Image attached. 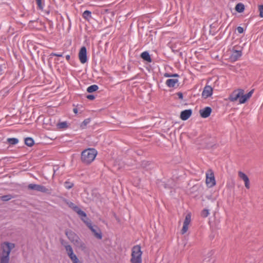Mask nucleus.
Returning <instances> with one entry per match:
<instances>
[{"mask_svg":"<svg viewBox=\"0 0 263 263\" xmlns=\"http://www.w3.org/2000/svg\"><path fill=\"white\" fill-rule=\"evenodd\" d=\"M15 247L13 243L5 242L1 245L2 253L0 255V263H9L11 251Z\"/></svg>","mask_w":263,"mask_h":263,"instance_id":"f257e3e1","label":"nucleus"},{"mask_svg":"<svg viewBox=\"0 0 263 263\" xmlns=\"http://www.w3.org/2000/svg\"><path fill=\"white\" fill-rule=\"evenodd\" d=\"M97 155V151L94 148H88L81 153V160L85 164H90Z\"/></svg>","mask_w":263,"mask_h":263,"instance_id":"f03ea898","label":"nucleus"},{"mask_svg":"<svg viewBox=\"0 0 263 263\" xmlns=\"http://www.w3.org/2000/svg\"><path fill=\"white\" fill-rule=\"evenodd\" d=\"M142 252L141 250V247L139 245L135 246L132 248V258L130 262L132 263H142Z\"/></svg>","mask_w":263,"mask_h":263,"instance_id":"7ed1b4c3","label":"nucleus"},{"mask_svg":"<svg viewBox=\"0 0 263 263\" xmlns=\"http://www.w3.org/2000/svg\"><path fill=\"white\" fill-rule=\"evenodd\" d=\"M28 189L32 190H35L42 193H45L47 194L51 193L50 189L46 188L45 186L40 184H29L28 185Z\"/></svg>","mask_w":263,"mask_h":263,"instance_id":"20e7f679","label":"nucleus"},{"mask_svg":"<svg viewBox=\"0 0 263 263\" xmlns=\"http://www.w3.org/2000/svg\"><path fill=\"white\" fill-rule=\"evenodd\" d=\"M206 183L209 187H213L216 184L214 173L211 170L206 174Z\"/></svg>","mask_w":263,"mask_h":263,"instance_id":"39448f33","label":"nucleus"},{"mask_svg":"<svg viewBox=\"0 0 263 263\" xmlns=\"http://www.w3.org/2000/svg\"><path fill=\"white\" fill-rule=\"evenodd\" d=\"M65 203L71 209H72L74 212H76L79 215L86 217V213L82 211L78 206L75 205L73 203L70 201L66 200Z\"/></svg>","mask_w":263,"mask_h":263,"instance_id":"423d86ee","label":"nucleus"},{"mask_svg":"<svg viewBox=\"0 0 263 263\" xmlns=\"http://www.w3.org/2000/svg\"><path fill=\"white\" fill-rule=\"evenodd\" d=\"M244 93V90L242 89L235 90L232 92L229 97V100L231 102H235L238 99L240 100L241 95Z\"/></svg>","mask_w":263,"mask_h":263,"instance_id":"0eeeda50","label":"nucleus"},{"mask_svg":"<svg viewBox=\"0 0 263 263\" xmlns=\"http://www.w3.org/2000/svg\"><path fill=\"white\" fill-rule=\"evenodd\" d=\"M87 225L89 229L93 233L94 236L98 239H101L102 238V235L100 229L96 226H92L90 222H87Z\"/></svg>","mask_w":263,"mask_h":263,"instance_id":"6e6552de","label":"nucleus"},{"mask_svg":"<svg viewBox=\"0 0 263 263\" xmlns=\"http://www.w3.org/2000/svg\"><path fill=\"white\" fill-rule=\"evenodd\" d=\"M79 58L82 64H84L87 62V51L85 47L83 46L80 49L79 53Z\"/></svg>","mask_w":263,"mask_h":263,"instance_id":"1a4fd4ad","label":"nucleus"},{"mask_svg":"<svg viewBox=\"0 0 263 263\" xmlns=\"http://www.w3.org/2000/svg\"><path fill=\"white\" fill-rule=\"evenodd\" d=\"M65 235L67 236L69 240L71 243L74 242L79 237L74 232L71 230H66L65 231Z\"/></svg>","mask_w":263,"mask_h":263,"instance_id":"9d476101","label":"nucleus"},{"mask_svg":"<svg viewBox=\"0 0 263 263\" xmlns=\"http://www.w3.org/2000/svg\"><path fill=\"white\" fill-rule=\"evenodd\" d=\"M72 243L81 251H85L86 250L87 247L85 243L81 240L80 237Z\"/></svg>","mask_w":263,"mask_h":263,"instance_id":"9b49d317","label":"nucleus"},{"mask_svg":"<svg viewBox=\"0 0 263 263\" xmlns=\"http://www.w3.org/2000/svg\"><path fill=\"white\" fill-rule=\"evenodd\" d=\"M238 176L245 182L246 187L248 189H250V181L248 177L245 173L241 171L238 172Z\"/></svg>","mask_w":263,"mask_h":263,"instance_id":"f8f14e48","label":"nucleus"},{"mask_svg":"<svg viewBox=\"0 0 263 263\" xmlns=\"http://www.w3.org/2000/svg\"><path fill=\"white\" fill-rule=\"evenodd\" d=\"M213 93V88L211 86L206 85L203 89L202 93V96L204 98H207L210 97Z\"/></svg>","mask_w":263,"mask_h":263,"instance_id":"ddd939ff","label":"nucleus"},{"mask_svg":"<svg viewBox=\"0 0 263 263\" xmlns=\"http://www.w3.org/2000/svg\"><path fill=\"white\" fill-rule=\"evenodd\" d=\"M212 112V109L210 107H206L202 109L199 110L200 116L204 118H208L210 116Z\"/></svg>","mask_w":263,"mask_h":263,"instance_id":"4468645a","label":"nucleus"},{"mask_svg":"<svg viewBox=\"0 0 263 263\" xmlns=\"http://www.w3.org/2000/svg\"><path fill=\"white\" fill-rule=\"evenodd\" d=\"M254 90L252 89L250 91H249L247 94L244 95V93L241 95V98L240 100H239V102L240 104L245 103L248 99H249L253 93Z\"/></svg>","mask_w":263,"mask_h":263,"instance_id":"2eb2a0df","label":"nucleus"},{"mask_svg":"<svg viewBox=\"0 0 263 263\" xmlns=\"http://www.w3.org/2000/svg\"><path fill=\"white\" fill-rule=\"evenodd\" d=\"M192 114V110L191 109H186L181 112L180 118L182 120H186L188 119Z\"/></svg>","mask_w":263,"mask_h":263,"instance_id":"dca6fc26","label":"nucleus"},{"mask_svg":"<svg viewBox=\"0 0 263 263\" xmlns=\"http://www.w3.org/2000/svg\"><path fill=\"white\" fill-rule=\"evenodd\" d=\"M178 82V79H170L166 80V84L169 87H174Z\"/></svg>","mask_w":263,"mask_h":263,"instance_id":"f3484780","label":"nucleus"},{"mask_svg":"<svg viewBox=\"0 0 263 263\" xmlns=\"http://www.w3.org/2000/svg\"><path fill=\"white\" fill-rule=\"evenodd\" d=\"M65 250L67 254L70 258H72L76 255L73 253V249L70 245L65 246Z\"/></svg>","mask_w":263,"mask_h":263,"instance_id":"a211bd4d","label":"nucleus"},{"mask_svg":"<svg viewBox=\"0 0 263 263\" xmlns=\"http://www.w3.org/2000/svg\"><path fill=\"white\" fill-rule=\"evenodd\" d=\"M242 55L241 51L240 50H234L232 54V59L236 61Z\"/></svg>","mask_w":263,"mask_h":263,"instance_id":"6ab92c4d","label":"nucleus"},{"mask_svg":"<svg viewBox=\"0 0 263 263\" xmlns=\"http://www.w3.org/2000/svg\"><path fill=\"white\" fill-rule=\"evenodd\" d=\"M141 57L147 62H151L152 61L149 53L146 51L142 52L141 54Z\"/></svg>","mask_w":263,"mask_h":263,"instance_id":"aec40b11","label":"nucleus"},{"mask_svg":"<svg viewBox=\"0 0 263 263\" xmlns=\"http://www.w3.org/2000/svg\"><path fill=\"white\" fill-rule=\"evenodd\" d=\"M235 10L238 12H242L245 10L244 5L242 4V3L237 4L235 7Z\"/></svg>","mask_w":263,"mask_h":263,"instance_id":"412c9836","label":"nucleus"},{"mask_svg":"<svg viewBox=\"0 0 263 263\" xmlns=\"http://www.w3.org/2000/svg\"><path fill=\"white\" fill-rule=\"evenodd\" d=\"M14 197V196L10 194L5 195L0 197L1 200L3 201H8Z\"/></svg>","mask_w":263,"mask_h":263,"instance_id":"4be33fe9","label":"nucleus"},{"mask_svg":"<svg viewBox=\"0 0 263 263\" xmlns=\"http://www.w3.org/2000/svg\"><path fill=\"white\" fill-rule=\"evenodd\" d=\"M98 88H99V87L98 85H92L89 86L87 88V91L89 93H91V92L97 91L98 89Z\"/></svg>","mask_w":263,"mask_h":263,"instance_id":"5701e85b","label":"nucleus"},{"mask_svg":"<svg viewBox=\"0 0 263 263\" xmlns=\"http://www.w3.org/2000/svg\"><path fill=\"white\" fill-rule=\"evenodd\" d=\"M83 17L88 21L91 17V12L88 10L85 11L83 13Z\"/></svg>","mask_w":263,"mask_h":263,"instance_id":"b1692460","label":"nucleus"},{"mask_svg":"<svg viewBox=\"0 0 263 263\" xmlns=\"http://www.w3.org/2000/svg\"><path fill=\"white\" fill-rule=\"evenodd\" d=\"M25 144L28 146H32L34 144V141L31 138H26L25 139Z\"/></svg>","mask_w":263,"mask_h":263,"instance_id":"393cba45","label":"nucleus"},{"mask_svg":"<svg viewBox=\"0 0 263 263\" xmlns=\"http://www.w3.org/2000/svg\"><path fill=\"white\" fill-rule=\"evenodd\" d=\"M67 123L66 122H62L58 123L57 127L59 129H65L67 127Z\"/></svg>","mask_w":263,"mask_h":263,"instance_id":"a878e982","label":"nucleus"},{"mask_svg":"<svg viewBox=\"0 0 263 263\" xmlns=\"http://www.w3.org/2000/svg\"><path fill=\"white\" fill-rule=\"evenodd\" d=\"M7 142L12 145H14L17 144L18 142V140L16 138H8L7 139Z\"/></svg>","mask_w":263,"mask_h":263,"instance_id":"bb28decb","label":"nucleus"},{"mask_svg":"<svg viewBox=\"0 0 263 263\" xmlns=\"http://www.w3.org/2000/svg\"><path fill=\"white\" fill-rule=\"evenodd\" d=\"M191 215L190 214H187L185 216L183 224L189 226L191 222Z\"/></svg>","mask_w":263,"mask_h":263,"instance_id":"cd10ccee","label":"nucleus"},{"mask_svg":"<svg viewBox=\"0 0 263 263\" xmlns=\"http://www.w3.org/2000/svg\"><path fill=\"white\" fill-rule=\"evenodd\" d=\"M209 214V210L204 209L201 213V215L202 217H206Z\"/></svg>","mask_w":263,"mask_h":263,"instance_id":"c85d7f7f","label":"nucleus"},{"mask_svg":"<svg viewBox=\"0 0 263 263\" xmlns=\"http://www.w3.org/2000/svg\"><path fill=\"white\" fill-rule=\"evenodd\" d=\"M73 185V184L72 183H71L70 182L66 181L64 183V186L65 188L67 189H71Z\"/></svg>","mask_w":263,"mask_h":263,"instance_id":"c756f323","label":"nucleus"},{"mask_svg":"<svg viewBox=\"0 0 263 263\" xmlns=\"http://www.w3.org/2000/svg\"><path fill=\"white\" fill-rule=\"evenodd\" d=\"M188 229H189V226L183 224L182 229L181 231V234H185L188 230Z\"/></svg>","mask_w":263,"mask_h":263,"instance_id":"7c9ffc66","label":"nucleus"},{"mask_svg":"<svg viewBox=\"0 0 263 263\" xmlns=\"http://www.w3.org/2000/svg\"><path fill=\"white\" fill-rule=\"evenodd\" d=\"M164 77L166 78H170V77H178L179 75L178 74H171L168 73H165L164 74Z\"/></svg>","mask_w":263,"mask_h":263,"instance_id":"2f4dec72","label":"nucleus"},{"mask_svg":"<svg viewBox=\"0 0 263 263\" xmlns=\"http://www.w3.org/2000/svg\"><path fill=\"white\" fill-rule=\"evenodd\" d=\"M258 10L259 11V16L263 17V5L258 6Z\"/></svg>","mask_w":263,"mask_h":263,"instance_id":"473e14b6","label":"nucleus"},{"mask_svg":"<svg viewBox=\"0 0 263 263\" xmlns=\"http://www.w3.org/2000/svg\"><path fill=\"white\" fill-rule=\"evenodd\" d=\"M71 261H72V263H82L78 258L77 256H74L72 258H70Z\"/></svg>","mask_w":263,"mask_h":263,"instance_id":"72a5a7b5","label":"nucleus"},{"mask_svg":"<svg viewBox=\"0 0 263 263\" xmlns=\"http://www.w3.org/2000/svg\"><path fill=\"white\" fill-rule=\"evenodd\" d=\"M36 4L37 5V7L40 9H43V5L42 4V0H36Z\"/></svg>","mask_w":263,"mask_h":263,"instance_id":"f704fd0d","label":"nucleus"},{"mask_svg":"<svg viewBox=\"0 0 263 263\" xmlns=\"http://www.w3.org/2000/svg\"><path fill=\"white\" fill-rule=\"evenodd\" d=\"M60 242H61V243L62 244V246H63L64 247V248H65V246H69L70 245H69L68 243L67 242L65 241L63 239H61L60 240Z\"/></svg>","mask_w":263,"mask_h":263,"instance_id":"c9c22d12","label":"nucleus"},{"mask_svg":"<svg viewBox=\"0 0 263 263\" xmlns=\"http://www.w3.org/2000/svg\"><path fill=\"white\" fill-rule=\"evenodd\" d=\"M237 30L239 33H242L243 32V28L240 26L237 28Z\"/></svg>","mask_w":263,"mask_h":263,"instance_id":"e433bc0d","label":"nucleus"},{"mask_svg":"<svg viewBox=\"0 0 263 263\" xmlns=\"http://www.w3.org/2000/svg\"><path fill=\"white\" fill-rule=\"evenodd\" d=\"M86 98L90 100H93L95 99V97L93 95H89L86 96Z\"/></svg>","mask_w":263,"mask_h":263,"instance_id":"4c0bfd02","label":"nucleus"},{"mask_svg":"<svg viewBox=\"0 0 263 263\" xmlns=\"http://www.w3.org/2000/svg\"><path fill=\"white\" fill-rule=\"evenodd\" d=\"M176 95L180 99H183V94L181 92H178L176 93Z\"/></svg>","mask_w":263,"mask_h":263,"instance_id":"58836bf2","label":"nucleus"},{"mask_svg":"<svg viewBox=\"0 0 263 263\" xmlns=\"http://www.w3.org/2000/svg\"><path fill=\"white\" fill-rule=\"evenodd\" d=\"M50 55L51 56H56V57H62V54H58V53H51L50 54Z\"/></svg>","mask_w":263,"mask_h":263,"instance_id":"ea45409f","label":"nucleus"},{"mask_svg":"<svg viewBox=\"0 0 263 263\" xmlns=\"http://www.w3.org/2000/svg\"><path fill=\"white\" fill-rule=\"evenodd\" d=\"M89 119H86L83 121V124H84V125H86L88 123H89Z\"/></svg>","mask_w":263,"mask_h":263,"instance_id":"a19ab883","label":"nucleus"},{"mask_svg":"<svg viewBox=\"0 0 263 263\" xmlns=\"http://www.w3.org/2000/svg\"><path fill=\"white\" fill-rule=\"evenodd\" d=\"M70 55H67L66 56V59L67 61H69V60H70Z\"/></svg>","mask_w":263,"mask_h":263,"instance_id":"79ce46f5","label":"nucleus"},{"mask_svg":"<svg viewBox=\"0 0 263 263\" xmlns=\"http://www.w3.org/2000/svg\"><path fill=\"white\" fill-rule=\"evenodd\" d=\"M73 111L75 114H77L78 112V109L77 108H74Z\"/></svg>","mask_w":263,"mask_h":263,"instance_id":"37998d69","label":"nucleus"}]
</instances>
